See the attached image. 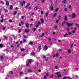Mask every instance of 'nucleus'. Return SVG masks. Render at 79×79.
Masks as SVG:
<instances>
[{
	"instance_id": "nucleus-38",
	"label": "nucleus",
	"mask_w": 79,
	"mask_h": 79,
	"mask_svg": "<svg viewBox=\"0 0 79 79\" xmlns=\"http://www.w3.org/2000/svg\"><path fill=\"white\" fill-rule=\"evenodd\" d=\"M69 8L70 9H71V6L70 5H69Z\"/></svg>"
},
{
	"instance_id": "nucleus-15",
	"label": "nucleus",
	"mask_w": 79,
	"mask_h": 79,
	"mask_svg": "<svg viewBox=\"0 0 79 79\" xmlns=\"http://www.w3.org/2000/svg\"><path fill=\"white\" fill-rule=\"evenodd\" d=\"M60 74V72H57L55 74L56 75H58V74Z\"/></svg>"
},
{
	"instance_id": "nucleus-17",
	"label": "nucleus",
	"mask_w": 79,
	"mask_h": 79,
	"mask_svg": "<svg viewBox=\"0 0 79 79\" xmlns=\"http://www.w3.org/2000/svg\"><path fill=\"white\" fill-rule=\"evenodd\" d=\"M29 23H27L26 24V27H29Z\"/></svg>"
},
{
	"instance_id": "nucleus-3",
	"label": "nucleus",
	"mask_w": 79,
	"mask_h": 79,
	"mask_svg": "<svg viewBox=\"0 0 79 79\" xmlns=\"http://www.w3.org/2000/svg\"><path fill=\"white\" fill-rule=\"evenodd\" d=\"M76 15L75 13H73L72 14V18H76Z\"/></svg>"
},
{
	"instance_id": "nucleus-32",
	"label": "nucleus",
	"mask_w": 79,
	"mask_h": 79,
	"mask_svg": "<svg viewBox=\"0 0 79 79\" xmlns=\"http://www.w3.org/2000/svg\"><path fill=\"white\" fill-rule=\"evenodd\" d=\"M29 44L30 45H33V43L32 42H30L29 43Z\"/></svg>"
},
{
	"instance_id": "nucleus-9",
	"label": "nucleus",
	"mask_w": 79,
	"mask_h": 79,
	"mask_svg": "<svg viewBox=\"0 0 79 79\" xmlns=\"http://www.w3.org/2000/svg\"><path fill=\"white\" fill-rule=\"evenodd\" d=\"M39 9V7L38 6H36L34 8L35 10H37Z\"/></svg>"
},
{
	"instance_id": "nucleus-60",
	"label": "nucleus",
	"mask_w": 79,
	"mask_h": 79,
	"mask_svg": "<svg viewBox=\"0 0 79 79\" xmlns=\"http://www.w3.org/2000/svg\"><path fill=\"white\" fill-rule=\"evenodd\" d=\"M60 18H61V16H59V19H60Z\"/></svg>"
},
{
	"instance_id": "nucleus-25",
	"label": "nucleus",
	"mask_w": 79,
	"mask_h": 79,
	"mask_svg": "<svg viewBox=\"0 0 79 79\" xmlns=\"http://www.w3.org/2000/svg\"><path fill=\"white\" fill-rule=\"evenodd\" d=\"M56 57H58L59 56V54L58 53H57L56 54Z\"/></svg>"
},
{
	"instance_id": "nucleus-23",
	"label": "nucleus",
	"mask_w": 79,
	"mask_h": 79,
	"mask_svg": "<svg viewBox=\"0 0 79 79\" xmlns=\"http://www.w3.org/2000/svg\"><path fill=\"white\" fill-rule=\"evenodd\" d=\"M68 52L69 53H71V50L70 49H68Z\"/></svg>"
},
{
	"instance_id": "nucleus-47",
	"label": "nucleus",
	"mask_w": 79,
	"mask_h": 79,
	"mask_svg": "<svg viewBox=\"0 0 79 79\" xmlns=\"http://www.w3.org/2000/svg\"><path fill=\"white\" fill-rule=\"evenodd\" d=\"M21 29H19V33L21 32Z\"/></svg>"
},
{
	"instance_id": "nucleus-55",
	"label": "nucleus",
	"mask_w": 79,
	"mask_h": 79,
	"mask_svg": "<svg viewBox=\"0 0 79 79\" xmlns=\"http://www.w3.org/2000/svg\"><path fill=\"white\" fill-rule=\"evenodd\" d=\"M55 69H58V67L57 66H55Z\"/></svg>"
},
{
	"instance_id": "nucleus-33",
	"label": "nucleus",
	"mask_w": 79,
	"mask_h": 79,
	"mask_svg": "<svg viewBox=\"0 0 79 79\" xmlns=\"http://www.w3.org/2000/svg\"><path fill=\"white\" fill-rule=\"evenodd\" d=\"M75 26H76L77 27H79V25H78V24H75Z\"/></svg>"
},
{
	"instance_id": "nucleus-31",
	"label": "nucleus",
	"mask_w": 79,
	"mask_h": 79,
	"mask_svg": "<svg viewBox=\"0 0 79 79\" xmlns=\"http://www.w3.org/2000/svg\"><path fill=\"white\" fill-rule=\"evenodd\" d=\"M48 12H47L46 13V16H48Z\"/></svg>"
},
{
	"instance_id": "nucleus-49",
	"label": "nucleus",
	"mask_w": 79,
	"mask_h": 79,
	"mask_svg": "<svg viewBox=\"0 0 79 79\" xmlns=\"http://www.w3.org/2000/svg\"><path fill=\"white\" fill-rule=\"evenodd\" d=\"M26 65L27 66H29V62L28 63V64H27Z\"/></svg>"
},
{
	"instance_id": "nucleus-40",
	"label": "nucleus",
	"mask_w": 79,
	"mask_h": 79,
	"mask_svg": "<svg viewBox=\"0 0 79 79\" xmlns=\"http://www.w3.org/2000/svg\"><path fill=\"white\" fill-rule=\"evenodd\" d=\"M68 77H64L63 78V79H66L67 78H68Z\"/></svg>"
},
{
	"instance_id": "nucleus-37",
	"label": "nucleus",
	"mask_w": 79,
	"mask_h": 79,
	"mask_svg": "<svg viewBox=\"0 0 79 79\" xmlns=\"http://www.w3.org/2000/svg\"><path fill=\"white\" fill-rule=\"evenodd\" d=\"M77 28V27H75L74 28V30L73 31H76V28Z\"/></svg>"
},
{
	"instance_id": "nucleus-41",
	"label": "nucleus",
	"mask_w": 79,
	"mask_h": 79,
	"mask_svg": "<svg viewBox=\"0 0 79 79\" xmlns=\"http://www.w3.org/2000/svg\"><path fill=\"white\" fill-rule=\"evenodd\" d=\"M1 58V60H3V56H1L0 57Z\"/></svg>"
},
{
	"instance_id": "nucleus-54",
	"label": "nucleus",
	"mask_w": 79,
	"mask_h": 79,
	"mask_svg": "<svg viewBox=\"0 0 79 79\" xmlns=\"http://www.w3.org/2000/svg\"><path fill=\"white\" fill-rule=\"evenodd\" d=\"M38 71L39 72H41L42 71L41 70H40V69H39L38 70Z\"/></svg>"
},
{
	"instance_id": "nucleus-10",
	"label": "nucleus",
	"mask_w": 79,
	"mask_h": 79,
	"mask_svg": "<svg viewBox=\"0 0 79 79\" xmlns=\"http://www.w3.org/2000/svg\"><path fill=\"white\" fill-rule=\"evenodd\" d=\"M6 5H7V6H8L9 5V2L8 1H6Z\"/></svg>"
},
{
	"instance_id": "nucleus-56",
	"label": "nucleus",
	"mask_w": 79,
	"mask_h": 79,
	"mask_svg": "<svg viewBox=\"0 0 79 79\" xmlns=\"http://www.w3.org/2000/svg\"><path fill=\"white\" fill-rule=\"evenodd\" d=\"M9 22L10 23H11L12 22V20H11V19H10L9 20Z\"/></svg>"
},
{
	"instance_id": "nucleus-34",
	"label": "nucleus",
	"mask_w": 79,
	"mask_h": 79,
	"mask_svg": "<svg viewBox=\"0 0 79 79\" xmlns=\"http://www.w3.org/2000/svg\"><path fill=\"white\" fill-rule=\"evenodd\" d=\"M1 3L2 5H4V2H3V1H1Z\"/></svg>"
},
{
	"instance_id": "nucleus-61",
	"label": "nucleus",
	"mask_w": 79,
	"mask_h": 79,
	"mask_svg": "<svg viewBox=\"0 0 79 79\" xmlns=\"http://www.w3.org/2000/svg\"><path fill=\"white\" fill-rule=\"evenodd\" d=\"M1 19H3V16H1Z\"/></svg>"
},
{
	"instance_id": "nucleus-44",
	"label": "nucleus",
	"mask_w": 79,
	"mask_h": 79,
	"mask_svg": "<svg viewBox=\"0 0 79 79\" xmlns=\"http://www.w3.org/2000/svg\"><path fill=\"white\" fill-rule=\"evenodd\" d=\"M21 23L22 25H23V24H24V22L23 21H22L21 22Z\"/></svg>"
},
{
	"instance_id": "nucleus-43",
	"label": "nucleus",
	"mask_w": 79,
	"mask_h": 79,
	"mask_svg": "<svg viewBox=\"0 0 79 79\" xmlns=\"http://www.w3.org/2000/svg\"><path fill=\"white\" fill-rule=\"evenodd\" d=\"M38 24L40 25V24H41L40 22V21H38Z\"/></svg>"
},
{
	"instance_id": "nucleus-4",
	"label": "nucleus",
	"mask_w": 79,
	"mask_h": 79,
	"mask_svg": "<svg viewBox=\"0 0 79 79\" xmlns=\"http://www.w3.org/2000/svg\"><path fill=\"white\" fill-rule=\"evenodd\" d=\"M29 6H30V3L27 4L26 6L25 7V8H27V7H29Z\"/></svg>"
},
{
	"instance_id": "nucleus-53",
	"label": "nucleus",
	"mask_w": 79,
	"mask_h": 79,
	"mask_svg": "<svg viewBox=\"0 0 79 79\" xmlns=\"http://www.w3.org/2000/svg\"><path fill=\"white\" fill-rule=\"evenodd\" d=\"M59 22V20H57L56 21V23H58Z\"/></svg>"
},
{
	"instance_id": "nucleus-58",
	"label": "nucleus",
	"mask_w": 79,
	"mask_h": 79,
	"mask_svg": "<svg viewBox=\"0 0 79 79\" xmlns=\"http://www.w3.org/2000/svg\"><path fill=\"white\" fill-rule=\"evenodd\" d=\"M39 27V25L38 24H36V27Z\"/></svg>"
},
{
	"instance_id": "nucleus-51",
	"label": "nucleus",
	"mask_w": 79,
	"mask_h": 79,
	"mask_svg": "<svg viewBox=\"0 0 79 79\" xmlns=\"http://www.w3.org/2000/svg\"><path fill=\"white\" fill-rule=\"evenodd\" d=\"M55 29H56V28H57V26L56 25L55 27H54Z\"/></svg>"
},
{
	"instance_id": "nucleus-29",
	"label": "nucleus",
	"mask_w": 79,
	"mask_h": 79,
	"mask_svg": "<svg viewBox=\"0 0 79 79\" xmlns=\"http://www.w3.org/2000/svg\"><path fill=\"white\" fill-rule=\"evenodd\" d=\"M35 54L34 52H32L31 53V55H33V56H34L35 55Z\"/></svg>"
},
{
	"instance_id": "nucleus-36",
	"label": "nucleus",
	"mask_w": 79,
	"mask_h": 79,
	"mask_svg": "<svg viewBox=\"0 0 79 79\" xmlns=\"http://www.w3.org/2000/svg\"><path fill=\"white\" fill-rule=\"evenodd\" d=\"M31 61H32V59H30L28 62V63H30Z\"/></svg>"
},
{
	"instance_id": "nucleus-18",
	"label": "nucleus",
	"mask_w": 79,
	"mask_h": 79,
	"mask_svg": "<svg viewBox=\"0 0 79 79\" xmlns=\"http://www.w3.org/2000/svg\"><path fill=\"white\" fill-rule=\"evenodd\" d=\"M58 10H59V9H58V8H57L55 9V11L56 12H57V11H58Z\"/></svg>"
},
{
	"instance_id": "nucleus-39",
	"label": "nucleus",
	"mask_w": 79,
	"mask_h": 79,
	"mask_svg": "<svg viewBox=\"0 0 79 79\" xmlns=\"http://www.w3.org/2000/svg\"><path fill=\"white\" fill-rule=\"evenodd\" d=\"M41 14H42V15H43V14H44V12H43V11L41 10Z\"/></svg>"
},
{
	"instance_id": "nucleus-6",
	"label": "nucleus",
	"mask_w": 79,
	"mask_h": 79,
	"mask_svg": "<svg viewBox=\"0 0 79 79\" xmlns=\"http://www.w3.org/2000/svg\"><path fill=\"white\" fill-rule=\"evenodd\" d=\"M47 49H48V47H47V45H45L44 46V50H47Z\"/></svg>"
},
{
	"instance_id": "nucleus-5",
	"label": "nucleus",
	"mask_w": 79,
	"mask_h": 79,
	"mask_svg": "<svg viewBox=\"0 0 79 79\" xmlns=\"http://www.w3.org/2000/svg\"><path fill=\"white\" fill-rule=\"evenodd\" d=\"M64 21H67L68 20V17L66 15H65L64 19Z\"/></svg>"
},
{
	"instance_id": "nucleus-52",
	"label": "nucleus",
	"mask_w": 79,
	"mask_h": 79,
	"mask_svg": "<svg viewBox=\"0 0 79 79\" xmlns=\"http://www.w3.org/2000/svg\"><path fill=\"white\" fill-rule=\"evenodd\" d=\"M55 56H56V55H55V54H54L53 56V57L55 58Z\"/></svg>"
},
{
	"instance_id": "nucleus-13",
	"label": "nucleus",
	"mask_w": 79,
	"mask_h": 79,
	"mask_svg": "<svg viewBox=\"0 0 79 79\" xmlns=\"http://www.w3.org/2000/svg\"><path fill=\"white\" fill-rule=\"evenodd\" d=\"M56 15H57V13H54L53 15V16L54 17H56Z\"/></svg>"
},
{
	"instance_id": "nucleus-2",
	"label": "nucleus",
	"mask_w": 79,
	"mask_h": 79,
	"mask_svg": "<svg viewBox=\"0 0 79 79\" xmlns=\"http://www.w3.org/2000/svg\"><path fill=\"white\" fill-rule=\"evenodd\" d=\"M73 25V23H71L70 24L69 23H68L67 24V26L68 27H71Z\"/></svg>"
},
{
	"instance_id": "nucleus-30",
	"label": "nucleus",
	"mask_w": 79,
	"mask_h": 79,
	"mask_svg": "<svg viewBox=\"0 0 79 79\" xmlns=\"http://www.w3.org/2000/svg\"><path fill=\"white\" fill-rule=\"evenodd\" d=\"M65 23V21H64L62 23V26H63Z\"/></svg>"
},
{
	"instance_id": "nucleus-22",
	"label": "nucleus",
	"mask_w": 79,
	"mask_h": 79,
	"mask_svg": "<svg viewBox=\"0 0 79 79\" xmlns=\"http://www.w3.org/2000/svg\"><path fill=\"white\" fill-rule=\"evenodd\" d=\"M10 10H12V9H13V5H11L10 7Z\"/></svg>"
},
{
	"instance_id": "nucleus-20",
	"label": "nucleus",
	"mask_w": 79,
	"mask_h": 79,
	"mask_svg": "<svg viewBox=\"0 0 79 79\" xmlns=\"http://www.w3.org/2000/svg\"><path fill=\"white\" fill-rule=\"evenodd\" d=\"M16 13H17V11H15L14 12L13 15H16Z\"/></svg>"
},
{
	"instance_id": "nucleus-12",
	"label": "nucleus",
	"mask_w": 79,
	"mask_h": 79,
	"mask_svg": "<svg viewBox=\"0 0 79 79\" xmlns=\"http://www.w3.org/2000/svg\"><path fill=\"white\" fill-rule=\"evenodd\" d=\"M44 34H45V33H42L41 35V37H43L44 36Z\"/></svg>"
},
{
	"instance_id": "nucleus-24",
	"label": "nucleus",
	"mask_w": 79,
	"mask_h": 79,
	"mask_svg": "<svg viewBox=\"0 0 79 79\" xmlns=\"http://www.w3.org/2000/svg\"><path fill=\"white\" fill-rule=\"evenodd\" d=\"M48 41L49 42V43H50L51 41V39L50 38H48Z\"/></svg>"
},
{
	"instance_id": "nucleus-35",
	"label": "nucleus",
	"mask_w": 79,
	"mask_h": 79,
	"mask_svg": "<svg viewBox=\"0 0 79 79\" xmlns=\"http://www.w3.org/2000/svg\"><path fill=\"white\" fill-rule=\"evenodd\" d=\"M58 77H61V75L60 74L58 75Z\"/></svg>"
},
{
	"instance_id": "nucleus-27",
	"label": "nucleus",
	"mask_w": 79,
	"mask_h": 79,
	"mask_svg": "<svg viewBox=\"0 0 79 79\" xmlns=\"http://www.w3.org/2000/svg\"><path fill=\"white\" fill-rule=\"evenodd\" d=\"M3 47V44H0V48H2Z\"/></svg>"
},
{
	"instance_id": "nucleus-16",
	"label": "nucleus",
	"mask_w": 79,
	"mask_h": 79,
	"mask_svg": "<svg viewBox=\"0 0 79 79\" xmlns=\"http://www.w3.org/2000/svg\"><path fill=\"white\" fill-rule=\"evenodd\" d=\"M38 49L39 50V52L40 51V50H41V46H40L38 47Z\"/></svg>"
},
{
	"instance_id": "nucleus-50",
	"label": "nucleus",
	"mask_w": 79,
	"mask_h": 79,
	"mask_svg": "<svg viewBox=\"0 0 79 79\" xmlns=\"http://www.w3.org/2000/svg\"><path fill=\"white\" fill-rule=\"evenodd\" d=\"M71 34H72V33L71 32H69V35H71Z\"/></svg>"
},
{
	"instance_id": "nucleus-19",
	"label": "nucleus",
	"mask_w": 79,
	"mask_h": 79,
	"mask_svg": "<svg viewBox=\"0 0 79 79\" xmlns=\"http://www.w3.org/2000/svg\"><path fill=\"white\" fill-rule=\"evenodd\" d=\"M20 50L22 51V52H23V51L25 50V49H24V48H21L20 49Z\"/></svg>"
},
{
	"instance_id": "nucleus-46",
	"label": "nucleus",
	"mask_w": 79,
	"mask_h": 79,
	"mask_svg": "<svg viewBox=\"0 0 79 79\" xmlns=\"http://www.w3.org/2000/svg\"><path fill=\"white\" fill-rule=\"evenodd\" d=\"M33 30L34 31H36V28H33Z\"/></svg>"
},
{
	"instance_id": "nucleus-63",
	"label": "nucleus",
	"mask_w": 79,
	"mask_h": 79,
	"mask_svg": "<svg viewBox=\"0 0 79 79\" xmlns=\"http://www.w3.org/2000/svg\"><path fill=\"white\" fill-rule=\"evenodd\" d=\"M31 15H34V12L31 13Z\"/></svg>"
},
{
	"instance_id": "nucleus-1",
	"label": "nucleus",
	"mask_w": 79,
	"mask_h": 79,
	"mask_svg": "<svg viewBox=\"0 0 79 79\" xmlns=\"http://www.w3.org/2000/svg\"><path fill=\"white\" fill-rule=\"evenodd\" d=\"M26 3V2H25V1H23V2H21L20 3V5L21 6H23L24 5V4H25Z\"/></svg>"
},
{
	"instance_id": "nucleus-48",
	"label": "nucleus",
	"mask_w": 79,
	"mask_h": 79,
	"mask_svg": "<svg viewBox=\"0 0 79 79\" xmlns=\"http://www.w3.org/2000/svg\"><path fill=\"white\" fill-rule=\"evenodd\" d=\"M2 29H3V30H5V29H6V28H5V27H4L2 28Z\"/></svg>"
},
{
	"instance_id": "nucleus-62",
	"label": "nucleus",
	"mask_w": 79,
	"mask_h": 79,
	"mask_svg": "<svg viewBox=\"0 0 79 79\" xmlns=\"http://www.w3.org/2000/svg\"><path fill=\"white\" fill-rule=\"evenodd\" d=\"M4 21H3V19H2L1 20V23H3V22H4Z\"/></svg>"
},
{
	"instance_id": "nucleus-42",
	"label": "nucleus",
	"mask_w": 79,
	"mask_h": 79,
	"mask_svg": "<svg viewBox=\"0 0 79 79\" xmlns=\"http://www.w3.org/2000/svg\"><path fill=\"white\" fill-rule=\"evenodd\" d=\"M73 34H75V33H76V31H75V30H73Z\"/></svg>"
},
{
	"instance_id": "nucleus-21",
	"label": "nucleus",
	"mask_w": 79,
	"mask_h": 79,
	"mask_svg": "<svg viewBox=\"0 0 79 79\" xmlns=\"http://www.w3.org/2000/svg\"><path fill=\"white\" fill-rule=\"evenodd\" d=\"M67 35H68V34H65L64 35V37H66L67 36Z\"/></svg>"
},
{
	"instance_id": "nucleus-7",
	"label": "nucleus",
	"mask_w": 79,
	"mask_h": 79,
	"mask_svg": "<svg viewBox=\"0 0 79 79\" xmlns=\"http://www.w3.org/2000/svg\"><path fill=\"white\" fill-rule=\"evenodd\" d=\"M29 29H26V30H25L24 31L25 32H27V33L29 32Z\"/></svg>"
},
{
	"instance_id": "nucleus-14",
	"label": "nucleus",
	"mask_w": 79,
	"mask_h": 79,
	"mask_svg": "<svg viewBox=\"0 0 79 79\" xmlns=\"http://www.w3.org/2000/svg\"><path fill=\"white\" fill-rule=\"evenodd\" d=\"M27 70L29 73H32V70L31 69H28Z\"/></svg>"
},
{
	"instance_id": "nucleus-26",
	"label": "nucleus",
	"mask_w": 79,
	"mask_h": 79,
	"mask_svg": "<svg viewBox=\"0 0 79 79\" xmlns=\"http://www.w3.org/2000/svg\"><path fill=\"white\" fill-rule=\"evenodd\" d=\"M25 18V16H21V19H24Z\"/></svg>"
},
{
	"instance_id": "nucleus-59",
	"label": "nucleus",
	"mask_w": 79,
	"mask_h": 79,
	"mask_svg": "<svg viewBox=\"0 0 79 79\" xmlns=\"http://www.w3.org/2000/svg\"><path fill=\"white\" fill-rule=\"evenodd\" d=\"M53 77V75H52L50 76V78H52V77Z\"/></svg>"
},
{
	"instance_id": "nucleus-57",
	"label": "nucleus",
	"mask_w": 79,
	"mask_h": 79,
	"mask_svg": "<svg viewBox=\"0 0 79 79\" xmlns=\"http://www.w3.org/2000/svg\"><path fill=\"white\" fill-rule=\"evenodd\" d=\"M47 77V76L46 75H45L44 77V79H46V78Z\"/></svg>"
},
{
	"instance_id": "nucleus-11",
	"label": "nucleus",
	"mask_w": 79,
	"mask_h": 79,
	"mask_svg": "<svg viewBox=\"0 0 79 79\" xmlns=\"http://www.w3.org/2000/svg\"><path fill=\"white\" fill-rule=\"evenodd\" d=\"M40 21L41 22V23H43L44 22V19H40Z\"/></svg>"
},
{
	"instance_id": "nucleus-64",
	"label": "nucleus",
	"mask_w": 79,
	"mask_h": 79,
	"mask_svg": "<svg viewBox=\"0 0 79 79\" xmlns=\"http://www.w3.org/2000/svg\"><path fill=\"white\" fill-rule=\"evenodd\" d=\"M15 9H16V10H18V9H19V8L17 7H15Z\"/></svg>"
},
{
	"instance_id": "nucleus-8",
	"label": "nucleus",
	"mask_w": 79,
	"mask_h": 79,
	"mask_svg": "<svg viewBox=\"0 0 79 79\" xmlns=\"http://www.w3.org/2000/svg\"><path fill=\"white\" fill-rule=\"evenodd\" d=\"M3 10H4V11L6 12H6L7 13V12H8V10L6 9H3Z\"/></svg>"
},
{
	"instance_id": "nucleus-28",
	"label": "nucleus",
	"mask_w": 79,
	"mask_h": 79,
	"mask_svg": "<svg viewBox=\"0 0 79 79\" xmlns=\"http://www.w3.org/2000/svg\"><path fill=\"white\" fill-rule=\"evenodd\" d=\"M67 10H68V8H65L64 9V11H67Z\"/></svg>"
},
{
	"instance_id": "nucleus-45",
	"label": "nucleus",
	"mask_w": 79,
	"mask_h": 79,
	"mask_svg": "<svg viewBox=\"0 0 79 79\" xmlns=\"http://www.w3.org/2000/svg\"><path fill=\"white\" fill-rule=\"evenodd\" d=\"M73 44L72 43L71 45V48H73Z\"/></svg>"
}]
</instances>
